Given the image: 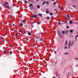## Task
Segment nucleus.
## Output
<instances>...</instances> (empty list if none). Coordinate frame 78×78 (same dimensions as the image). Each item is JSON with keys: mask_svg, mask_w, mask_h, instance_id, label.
<instances>
[{"mask_svg": "<svg viewBox=\"0 0 78 78\" xmlns=\"http://www.w3.org/2000/svg\"><path fill=\"white\" fill-rule=\"evenodd\" d=\"M37 40L35 42H36V43H37Z\"/></svg>", "mask_w": 78, "mask_h": 78, "instance_id": "nucleus-43", "label": "nucleus"}, {"mask_svg": "<svg viewBox=\"0 0 78 78\" xmlns=\"http://www.w3.org/2000/svg\"><path fill=\"white\" fill-rule=\"evenodd\" d=\"M22 34H23V32H22Z\"/></svg>", "mask_w": 78, "mask_h": 78, "instance_id": "nucleus-55", "label": "nucleus"}, {"mask_svg": "<svg viewBox=\"0 0 78 78\" xmlns=\"http://www.w3.org/2000/svg\"><path fill=\"white\" fill-rule=\"evenodd\" d=\"M32 27H34V26L32 25Z\"/></svg>", "mask_w": 78, "mask_h": 78, "instance_id": "nucleus-50", "label": "nucleus"}, {"mask_svg": "<svg viewBox=\"0 0 78 78\" xmlns=\"http://www.w3.org/2000/svg\"><path fill=\"white\" fill-rule=\"evenodd\" d=\"M25 3H28V2H27V1H25Z\"/></svg>", "mask_w": 78, "mask_h": 78, "instance_id": "nucleus-28", "label": "nucleus"}, {"mask_svg": "<svg viewBox=\"0 0 78 78\" xmlns=\"http://www.w3.org/2000/svg\"><path fill=\"white\" fill-rule=\"evenodd\" d=\"M50 0V1H51V0Z\"/></svg>", "mask_w": 78, "mask_h": 78, "instance_id": "nucleus-61", "label": "nucleus"}, {"mask_svg": "<svg viewBox=\"0 0 78 78\" xmlns=\"http://www.w3.org/2000/svg\"><path fill=\"white\" fill-rule=\"evenodd\" d=\"M70 68H73L72 66H70Z\"/></svg>", "mask_w": 78, "mask_h": 78, "instance_id": "nucleus-52", "label": "nucleus"}, {"mask_svg": "<svg viewBox=\"0 0 78 78\" xmlns=\"http://www.w3.org/2000/svg\"><path fill=\"white\" fill-rule=\"evenodd\" d=\"M66 22H67V20H66V21L65 23H66Z\"/></svg>", "mask_w": 78, "mask_h": 78, "instance_id": "nucleus-48", "label": "nucleus"}, {"mask_svg": "<svg viewBox=\"0 0 78 78\" xmlns=\"http://www.w3.org/2000/svg\"><path fill=\"white\" fill-rule=\"evenodd\" d=\"M36 39H39V38H38V37H36Z\"/></svg>", "mask_w": 78, "mask_h": 78, "instance_id": "nucleus-47", "label": "nucleus"}, {"mask_svg": "<svg viewBox=\"0 0 78 78\" xmlns=\"http://www.w3.org/2000/svg\"><path fill=\"white\" fill-rule=\"evenodd\" d=\"M49 14H50V15L51 16H52V13H51V12Z\"/></svg>", "mask_w": 78, "mask_h": 78, "instance_id": "nucleus-23", "label": "nucleus"}, {"mask_svg": "<svg viewBox=\"0 0 78 78\" xmlns=\"http://www.w3.org/2000/svg\"><path fill=\"white\" fill-rule=\"evenodd\" d=\"M65 16V17H66V16Z\"/></svg>", "mask_w": 78, "mask_h": 78, "instance_id": "nucleus-60", "label": "nucleus"}, {"mask_svg": "<svg viewBox=\"0 0 78 78\" xmlns=\"http://www.w3.org/2000/svg\"><path fill=\"white\" fill-rule=\"evenodd\" d=\"M58 78H60V77H58Z\"/></svg>", "mask_w": 78, "mask_h": 78, "instance_id": "nucleus-58", "label": "nucleus"}, {"mask_svg": "<svg viewBox=\"0 0 78 78\" xmlns=\"http://www.w3.org/2000/svg\"><path fill=\"white\" fill-rule=\"evenodd\" d=\"M58 24H59V25H61V23L60 22H59V23H58Z\"/></svg>", "mask_w": 78, "mask_h": 78, "instance_id": "nucleus-36", "label": "nucleus"}, {"mask_svg": "<svg viewBox=\"0 0 78 78\" xmlns=\"http://www.w3.org/2000/svg\"><path fill=\"white\" fill-rule=\"evenodd\" d=\"M5 38H2V41L3 42H4L5 41Z\"/></svg>", "mask_w": 78, "mask_h": 78, "instance_id": "nucleus-6", "label": "nucleus"}, {"mask_svg": "<svg viewBox=\"0 0 78 78\" xmlns=\"http://www.w3.org/2000/svg\"><path fill=\"white\" fill-rule=\"evenodd\" d=\"M39 16H42V14L41 13H39Z\"/></svg>", "mask_w": 78, "mask_h": 78, "instance_id": "nucleus-16", "label": "nucleus"}, {"mask_svg": "<svg viewBox=\"0 0 78 78\" xmlns=\"http://www.w3.org/2000/svg\"><path fill=\"white\" fill-rule=\"evenodd\" d=\"M45 1L44 2L43 4V5H45Z\"/></svg>", "mask_w": 78, "mask_h": 78, "instance_id": "nucleus-32", "label": "nucleus"}, {"mask_svg": "<svg viewBox=\"0 0 78 78\" xmlns=\"http://www.w3.org/2000/svg\"><path fill=\"white\" fill-rule=\"evenodd\" d=\"M70 16H69L68 15H67V18H68L69 19V18H70Z\"/></svg>", "mask_w": 78, "mask_h": 78, "instance_id": "nucleus-18", "label": "nucleus"}, {"mask_svg": "<svg viewBox=\"0 0 78 78\" xmlns=\"http://www.w3.org/2000/svg\"><path fill=\"white\" fill-rule=\"evenodd\" d=\"M64 55H69V53L68 52H66L64 54Z\"/></svg>", "mask_w": 78, "mask_h": 78, "instance_id": "nucleus-10", "label": "nucleus"}, {"mask_svg": "<svg viewBox=\"0 0 78 78\" xmlns=\"http://www.w3.org/2000/svg\"><path fill=\"white\" fill-rule=\"evenodd\" d=\"M20 31L21 32V33H22V30H20Z\"/></svg>", "mask_w": 78, "mask_h": 78, "instance_id": "nucleus-39", "label": "nucleus"}, {"mask_svg": "<svg viewBox=\"0 0 78 78\" xmlns=\"http://www.w3.org/2000/svg\"><path fill=\"white\" fill-rule=\"evenodd\" d=\"M47 19H48L49 20V19H50V17H47Z\"/></svg>", "mask_w": 78, "mask_h": 78, "instance_id": "nucleus-27", "label": "nucleus"}, {"mask_svg": "<svg viewBox=\"0 0 78 78\" xmlns=\"http://www.w3.org/2000/svg\"><path fill=\"white\" fill-rule=\"evenodd\" d=\"M23 22L24 23H25V22H26V21L23 20Z\"/></svg>", "mask_w": 78, "mask_h": 78, "instance_id": "nucleus-25", "label": "nucleus"}, {"mask_svg": "<svg viewBox=\"0 0 78 78\" xmlns=\"http://www.w3.org/2000/svg\"><path fill=\"white\" fill-rule=\"evenodd\" d=\"M62 34H65V31L63 30L62 31Z\"/></svg>", "mask_w": 78, "mask_h": 78, "instance_id": "nucleus-13", "label": "nucleus"}, {"mask_svg": "<svg viewBox=\"0 0 78 78\" xmlns=\"http://www.w3.org/2000/svg\"><path fill=\"white\" fill-rule=\"evenodd\" d=\"M32 23H34V22H32Z\"/></svg>", "mask_w": 78, "mask_h": 78, "instance_id": "nucleus-54", "label": "nucleus"}, {"mask_svg": "<svg viewBox=\"0 0 78 78\" xmlns=\"http://www.w3.org/2000/svg\"><path fill=\"white\" fill-rule=\"evenodd\" d=\"M48 9H47L46 11V13L47 14H49V12H48Z\"/></svg>", "mask_w": 78, "mask_h": 78, "instance_id": "nucleus-5", "label": "nucleus"}, {"mask_svg": "<svg viewBox=\"0 0 78 78\" xmlns=\"http://www.w3.org/2000/svg\"><path fill=\"white\" fill-rule=\"evenodd\" d=\"M75 59H76V60H78V58H75Z\"/></svg>", "mask_w": 78, "mask_h": 78, "instance_id": "nucleus-37", "label": "nucleus"}, {"mask_svg": "<svg viewBox=\"0 0 78 78\" xmlns=\"http://www.w3.org/2000/svg\"><path fill=\"white\" fill-rule=\"evenodd\" d=\"M46 5H48V2L47 1L46 2Z\"/></svg>", "mask_w": 78, "mask_h": 78, "instance_id": "nucleus-26", "label": "nucleus"}, {"mask_svg": "<svg viewBox=\"0 0 78 78\" xmlns=\"http://www.w3.org/2000/svg\"><path fill=\"white\" fill-rule=\"evenodd\" d=\"M55 11H56V12H57V11H58V10H57V9H55Z\"/></svg>", "mask_w": 78, "mask_h": 78, "instance_id": "nucleus-30", "label": "nucleus"}, {"mask_svg": "<svg viewBox=\"0 0 78 78\" xmlns=\"http://www.w3.org/2000/svg\"><path fill=\"white\" fill-rule=\"evenodd\" d=\"M38 24H40V23H39V22H38Z\"/></svg>", "mask_w": 78, "mask_h": 78, "instance_id": "nucleus-49", "label": "nucleus"}, {"mask_svg": "<svg viewBox=\"0 0 78 78\" xmlns=\"http://www.w3.org/2000/svg\"><path fill=\"white\" fill-rule=\"evenodd\" d=\"M73 30H70L69 32L70 33H72V32H73Z\"/></svg>", "mask_w": 78, "mask_h": 78, "instance_id": "nucleus-9", "label": "nucleus"}, {"mask_svg": "<svg viewBox=\"0 0 78 78\" xmlns=\"http://www.w3.org/2000/svg\"><path fill=\"white\" fill-rule=\"evenodd\" d=\"M4 53H6V51H4Z\"/></svg>", "mask_w": 78, "mask_h": 78, "instance_id": "nucleus-42", "label": "nucleus"}, {"mask_svg": "<svg viewBox=\"0 0 78 78\" xmlns=\"http://www.w3.org/2000/svg\"><path fill=\"white\" fill-rule=\"evenodd\" d=\"M75 41H76V42H77V37H75Z\"/></svg>", "mask_w": 78, "mask_h": 78, "instance_id": "nucleus-15", "label": "nucleus"}, {"mask_svg": "<svg viewBox=\"0 0 78 78\" xmlns=\"http://www.w3.org/2000/svg\"><path fill=\"white\" fill-rule=\"evenodd\" d=\"M55 4H56V2H54V5H55Z\"/></svg>", "mask_w": 78, "mask_h": 78, "instance_id": "nucleus-40", "label": "nucleus"}, {"mask_svg": "<svg viewBox=\"0 0 78 78\" xmlns=\"http://www.w3.org/2000/svg\"><path fill=\"white\" fill-rule=\"evenodd\" d=\"M39 0H36V2H39Z\"/></svg>", "mask_w": 78, "mask_h": 78, "instance_id": "nucleus-31", "label": "nucleus"}, {"mask_svg": "<svg viewBox=\"0 0 78 78\" xmlns=\"http://www.w3.org/2000/svg\"><path fill=\"white\" fill-rule=\"evenodd\" d=\"M57 75H58L57 74H56Z\"/></svg>", "mask_w": 78, "mask_h": 78, "instance_id": "nucleus-59", "label": "nucleus"}, {"mask_svg": "<svg viewBox=\"0 0 78 78\" xmlns=\"http://www.w3.org/2000/svg\"><path fill=\"white\" fill-rule=\"evenodd\" d=\"M13 27H14V24H13Z\"/></svg>", "mask_w": 78, "mask_h": 78, "instance_id": "nucleus-45", "label": "nucleus"}, {"mask_svg": "<svg viewBox=\"0 0 78 78\" xmlns=\"http://www.w3.org/2000/svg\"><path fill=\"white\" fill-rule=\"evenodd\" d=\"M66 28H67V29H69V26H67L66 27Z\"/></svg>", "mask_w": 78, "mask_h": 78, "instance_id": "nucleus-20", "label": "nucleus"}, {"mask_svg": "<svg viewBox=\"0 0 78 78\" xmlns=\"http://www.w3.org/2000/svg\"><path fill=\"white\" fill-rule=\"evenodd\" d=\"M52 78H55V77L54 76Z\"/></svg>", "mask_w": 78, "mask_h": 78, "instance_id": "nucleus-46", "label": "nucleus"}, {"mask_svg": "<svg viewBox=\"0 0 78 78\" xmlns=\"http://www.w3.org/2000/svg\"><path fill=\"white\" fill-rule=\"evenodd\" d=\"M5 3L6 4H7V5H9V3H8L7 2H5Z\"/></svg>", "mask_w": 78, "mask_h": 78, "instance_id": "nucleus-24", "label": "nucleus"}, {"mask_svg": "<svg viewBox=\"0 0 78 78\" xmlns=\"http://www.w3.org/2000/svg\"><path fill=\"white\" fill-rule=\"evenodd\" d=\"M76 37H78V35H76Z\"/></svg>", "mask_w": 78, "mask_h": 78, "instance_id": "nucleus-41", "label": "nucleus"}, {"mask_svg": "<svg viewBox=\"0 0 78 78\" xmlns=\"http://www.w3.org/2000/svg\"><path fill=\"white\" fill-rule=\"evenodd\" d=\"M20 26H21V27H22V26H23V24L22 23H20Z\"/></svg>", "mask_w": 78, "mask_h": 78, "instance_id": "nucleus-19", "label": "nucleus"}, {"mask_svg": "<svg viewBox=\"0 0 78 78\" xmlns=\"http://www.w3.org/2000/svg\"><path fill=\"white\" fill-rule=\"evenodd\" d=\"M52 0V1H55V0Z\"/></svg>", "mask_w": 78, "mask_h": 78, "instance_id": "nucleus-53", "label": "nucleus"}, {"mask_svg": "<svg viewBox=\"0 0 78 78\" xmlns=\"http://www.w3.org/2000/svg\"><path fill=\"white\" fill-rule=\"evenodd\" d=\"M73 7H74L75 8H76V6L74 5H73Z\"/></svg>", "mask_w": 78, "mask_h": 78, "instance_id": "nucleus-22", "label": "nucleus"}, {"mask_svg": "<svg viewBox=\"0 0 78 78\" xmlns=\"http://www.w3.org/2000/svg\"><path fill=\"white\" fill-rule=\"evenodd\" d=\"M33 6V4H30L29 5V7H30V6Z\"/></svg>", "mask_w": 78, "mask_h": 78, "instance_id": "nucleus-12", "label": "nucleus"}, {"mask_svg": "<svg viewBox=\"0 0 78 78\" xmlns=\"http://www.w3.org/2000/svg\"><path fill=\"white\" fill-rule=\"evenodd\" d=\"M57 34L59 37H62V35L61 34V32L59 30H57Z\"/></svg>", "mask_w": 78, "mask_h": 78, "instance_id": "nucleus-2", "label": "nucleus"}, {"mask_svg": "<svg viewBox=\"0 0 78 78\" xmlns=\"http://www.w3.org/2000/svg\"><path fill=\"white\" fill-rule=\"evenodd\" d=\"M37 7L38 8H40V6L39 5H37Z\"/></svg>", "mask_w": 78, "mask_h": 78, "instance_id": "nucleus-14", "label": "nucleus"}, {"mask_svg": "<svg viewBox=\"0 0 78 78\" xmlns=\"http://www.w3.org/2000/svg\"><path fill=\"white\" fill-rule=\"evenodd\" d=\"M4 7H5V8H9V6H7V5H6V4L5 3H4Z\"/></svg>", "mask_w": 78, "mask_h": 78, "instance_id": "nucleus-3", "label": "nucleus"}, {"mask_svg": "<svg viewBox=\"0 0 78 78\" xmlns=\"http://www.w3.org/2000/svg\"><path fill=\"white\" fill-rule=\"evenodd\" d=\"M33 47H34V44L33 45Z\"/></svg>", "mask_w": 78, "mask_h": 78, "instance_id": "nucleus-51", "label": "nucleus"}, {"mask_svg": "<svg viewBox=\"0 0 78 78\" xmlns=\"http://www.w3.org/2000/svg\"><path fill=\"white\" fill-rule=\"evenodd\" d=\"M66 34H68V32H69V30H66Z\"/></svg>", "mask_w": 78, "mask_h": 78, "instance_id": "nucleus-11", "label": "nucleus"}, {"mask_svg": "<svg viewBox=\"0 0 78 78\" xmlns=\"http://www.w3.org/2000/svg\"><path fill=\"white\" fill-rule=\"evenodd\" d=\"M40 41H42V39L41 38V39H40Z\"/></svg>", "mask_w": 78, "mask_h": 78, "instance_id": "nucleus-35", "label": "nucleus"}, {"mask_svg": "<svg viewBox=\"0 0 78 78\" xmlns=\"http://www.w3.org/2000/svg\"><path fill=\"white\" fill-rule=\"evenodd\" d=\"M37 15L36 17H37Z\"/></svg>", "mask_w": 78, "mask_h": 78, "instance_id": "nucleus-57", "label": "nucleus"}, {"mask_svg": "<svg viewBox=\"0 0 78 78\" xmlns=\"http://www.w3.org/2000/svg\"><path fill=\"white\" fill-rule=\"evenodd\" d=\"M59 8H60L61 9H62L61 7H59Z\"/></svg>", "mask_w": 78, "mask_h": 78, "instance_id": "nucleus-38", "label": "nucleus"}, {"mask_svg": "<svg viewBox=\"0 0 78 78\" xmlns=\"http://www.w3.org/2000/svg\"><path fill=\"white\" fill-rule=\"evenodd\" d=\"M28 34L29 35V36H31V34L30 33H28Z\"/></svg>", "mask_w": 78, "mask_h": 78, "instance_id": "nucleus-29", "label": "nucleus"}, {"mask_svg": "<svg viewBox=\"0 0 78 78\" xmlns=\"http://www.w3.org/2000/svg\"><path fill=\"white\" fill-rule=\"evenodd\" d=\"M73 42L72 41H70L69 42V44H68V48H70L72 46H73Z\"/></svg>", "mask_w": 78, "mask_h": 78, "instance_id": "nucleus-1", "label": "nucleus"}, {"mask_svg": "<svg viewBox=\"0 0 78 78\" xmlns=\"http://www.w3.org/2000/svg\"><path fill=\"white\" fill-rule=\"evenodd\" d=\"M69 23L71 24H72V23H73V21H69Z\"/></svg>", "mask_w": 78, "mask_h": 78, "instance_id": "nucleus-7", "label": "nucleus"}, {"mask_svg": "<svg viewBox=\"0 0 78 78\" xmlns=\"http://www.w3.org/2000/svg\"><path fill=\"white\" fill-rule=\"evenodd\" d=\"M57 63V62H55V65H56V64Z\"/></svg>", "mask_w": 78, "mask_h": 78, "instance_id": "nucleus-44", "label": "nucleus"}, {"mask_svg": "<svg viewBox=\"0 0 78 78\" xmlns=\"http://www.w3.org/2000/svg\"><path fill=\"white\" fill-rule=\"evenodd\" d=\"M33 7H31L30 8L31 9H33Z\"/></svg>", "mask_w": 78, "mask_h": 78, "instance_id": "nucleus-33", "label": "nucleus"}, {"mask_svg": "<svg viewBox=\"0 0 78 78\" xmlns=\"http://www.w3.org/2000/svg\"><path fill=\"white\" fill-rule=\"evenodd\" d=\"M65 44L66 45H68V43H67V41H66Z\"/></svg>", "mask_w": 78, "mask_h": 78, "instance_id": "nucleus-4", "label": "nucleus"}, {"mask_svg": "<svg viewBox=\"0 0 78 78\" xmlns=\"http://www.w3.org/2000/svg\"><path fill=\"white\" fill-rule=\"evenodd\" d=\"M67 46H65L64 47V49H65V50H66V49H67Z\"/></svg>", "mask_w": 78, "mask_h": 78, "instance_id": "nucleus-17", "label": "nucleus"}, {"mask_svg": "<svg viewBox=\"0 0 78 78\" xmlns=\"http://www.w3.org/2000/svg\"><path fill=\"white\" fill-rule=\"evenodd\" d=\"M33 17H34V18H36V16L34 14L33 16Z\"/></svg>", "mask_w": 78, "mask_h": 78, "instance_id": "nucleus-8", "label": "nucleus"}, {"mask_svg": "<svg viewBox=\"0 0 78 78\" xmlns=\"http://www.w3.org/2000/svg\"><path fill=\"white\" fill-rule=\"evenodd\" d=\"M18 34H16L15 35V36H18Z\"/></svg>", "mask_w": 78, "mask_h": 78, "instance_id": "nucleus-34", "label": "nucleus"}, {"mask_svg": "<svg viewBox=\"0 0 78 78\" xmlns=\"http://www.w3.org/2000/svg\"><path fill=\"white\" fill-rule=\"evenodd\" d=\"M76 66H78V64L76 65Z\"/></svg>", "mask_w": 78, "mask_h": 78, "instance_id": "nucleus-56", "label": "nucleus"}, {"mask_svg": "<svg viewBox=\"0 0 78 78\" xmlns=\"http://www.w3.org/2000/svg\"><path fill=\"white\" fill-rule=\"evenodd\" d=\"M10 54H12V51H10L9 52Z\"/></svg>", "mask_w": 78, "mask_h": 78, "instance_id": "nucleus-21", "label": "nucleus"}]
</instances>
